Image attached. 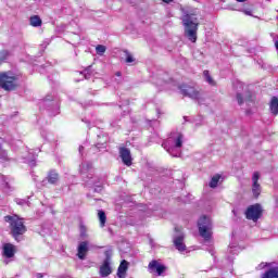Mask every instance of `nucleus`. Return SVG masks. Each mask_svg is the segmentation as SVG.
Segmentation results:
<instances>
[{"label":"nucleus","instance_id":"nucleus-25","mask_svg":"<svg viewBox=\"0 0 278 278\" xmlns=\"http://www.w3.org/2000/svg\"><path fill=\"white\" fill-rule=\"evenodd\" d=\"M204 77L207 84H210V86H216V80L212 78V75H210V72H204Z\"/></svg>","mask_w":278,"mask_h":278},{"label":"nucleus","instance_id":"nucleus-10","mask_svg":"<svg viewBox=\"0 0 278 278\" xmlns=\"http://www.w3.org/2000/svg\"><path fill=\"white\" fill-rule=\"evenodd\" d=\"M119 157L125 166H131L134 159L131 157V150L125 147L119 148Z\"/></svg>","mask_w":278,"mask_h":278},{"label":"nucleus","instance_id":"nucleus-11","mask_svg":"<svg viewBox=\"0 0 278 278\" xmlns=\"http://www.w3.org/2000/svg\"><path fill=\"white\" fill-rule=\"evenodd\" d=\"M184 240H186V236L184 232H180L178 236H176L173 240L174 247L179 251L180 253H184L186 251L187 247L186 243H184Z\"/></svg>","mask_w":278,"mask_h":278},{"label":"nucleus","instance_id":"nucleus-21","mask_svg":"<svg viewBox=\"0 0 278 278\" xmlns=\"http://www.w3.org/2000/svg\"><path fill=\"white\" fill-rule=\"evenodd\" d=\"M30 25L31 27H40V25H42V20H40V16L34 15L30 17Z\"/></svg>","mask_w":278,"mask_h":278},{"label":"nucleus","instance_id":"nucleus-1","mask_svg":"<svg viewBox=\"0 0 278 278\" xmlns=\"http://www.w3.org/2000/svg\"><path fill=\"white\" fill-rule=\"evenodd\" d=\"M185 27V36L190 42H197V33L199 31V12H185L181 17Z\"/></svg>","mask_w":278,"mask_h":278},{"label":"nucleus","instance_id":"nucleus-16","mask_svg":"<svg viewBox=\"0 0 278 278\" xmlns=\"http://www.w3.org/2000/svg\"><path fill=\"white\" fill-rule=\"evenodd\" d=\"M47 181L50 182L52 186H55V184H58L60 181V174H58V172H55V169H51L48 173Z\"/></svg>","mask_w":278,"mask_h":278},{"label":"nucleus","instance_id":"nucleus-13","mask_svg":"<svg viewBox=\"0 0 278 278\" xmlns=\"http://www.w3.org/2000/svg\"><path fill=\"white\" fill-rule=\"evenodd\" d=\"M16 254V247L12 243H5L3 245V256L7 257L8 260H11V257H14Z\"/></svg>","mask_w":278,"mask_h":278},{"label":"nucleus","instance_id":"nucleus-19","mask_svg":"<svg viewBox=\"0 0 278 278\" xmlns=\"http://www.w3.org/2000/svg\"><path fill=\"white\" fill-rule=\"evenodd\" d=\"M220 174H216L211 178V181L208 182L210 188H217L218 182L220 181Z\"/></svg>","mask_w":278,"mask_h":278},{"label":"nucleus","instance_id":"nucleus-3","mask_svg":"<svg viewBox=\"0 0 278 278\" xmlns=\"http://www.w3.org/2000/svg\"><path fill=\"white\" fill-rule=\"evenodd\" d=\"M18 77L15 75H10L8 72L0 73V88L5 92H14L18 90Z\"/></svg>","mask_w":278,"mask_h":278},{"label":"nucleus","instance_id":"nucleus-18","mask_svg":"<svg viewBox=\"0 0 278 278\" xmlns=\"http://www.w3.org/2000/svg\"><path fill=\"white\" fill-rule=\"evenodd\" d=\"M263 278H278V267L269 268L267 271H265Z\"/></svg>","mask_w":278,"mask_h":278},{"label":"nucleus","instance_id":"nucleus-12","mask_svg":"<svg viewBox=\"0 0 278 278\" xmlns=\"http://www.w3.org/2000/svg\"><path fill=\"white\" fill-rule=\"evenodd\" d=\"M122 60L127 64L128 66H136L138 64V61L136 58L129 52V50H123L122 52Z\"/></svg>","mask_w":278,"mask_h":278},{"label":"nucleus","instance_id":"nucleus-7","mask_svg":"<svg viewBox=\"0 0 278 278\" xmlns=\"http://www.w3.org/2000/svg\"><path fill=\"white\" fill-rule=\"evenodd\" d=\"M105 258L100 266V275L101 277H110L112 275V266L110 265L112 262V251L106 250L104 252Z\"/></svg>","mask_w":278,"mask_h":278},{"label":"nucleus","instance_id":"nucleus-4","mask_svg":"<svg viewBox=\"0 0 278 278\" xmlns=\"http://www.w3.org/2000/svg\"><path fill=\"white\" fill-rule=\"evenodd\" d=\"M198 229L201 238L208 241L212 240V220L203 215L198 222Z\"/></svg>","mask_w":278,"mask_h":278},{"label":"nucleus","instance_id":"nucleus-2","mask_svg":"<svg viewBox=\"0 0 278 278\" xmlns=\"http://www.w3.org/2000/svg\"><path fill=\"white\" fill-rule=\"evenodd\" d=\"M4 220L5 223H10L11 236L14 240H18L21 236L27 232V226H25V222L18 215H7L4 216Z\"/></svg>","mask_w":278,"mask_h":278},{"label":"nucleus","instance_id":"nucleus-33","mask_svg":"<svg viewBox=\"0 0 278 278\" xmlns=\"http://www.w3.org/2000/svg\"><path fill=\"white\" fill-rule=\"evenodd\" d=\"M38 278H42V274H38Z\"/></svg>","mask_w":278,"mask_h":278},{"label":"nucleus","instance_id":"nucleus-15","mask_svg":"<svg viewBox=\"0 0 278 278\" xmlns=\"http://www.w3.org/2000/svg\"><path fill=\"white\" fill-rule=\"evenodd\" d=\"M87 253H88V242L83 241L78 245L77 256L79 260H86Z\"/></svg>","mask_w":278,"mask_h":278},{"label":"nucleus","instance_id":"nucleus-34","mask_svg":"<svg viewBox=\"0 0 278 278\" xmlns=\"http://www.w3.org/2000/svg\"><path fill=\"white\" fill-rule=\"evenodd\" d=\"M80 75H84V72H79Z\"/></svg>","mask_w":278,"mask_h":278},{"label":"nucleus","instance_id":"nucleus-9","mask_svg":"<svg viewBox=\"0 0 278 278\" xmlns=\"http://www.w3.org/2000/svg\"><path fill=\"white\" fill-rule=\"evenodd\" d=\"M149 273H155L157 277H162V274L166 271V266L160 264L156 260H153L148 265Z\"/></svg>","mask_w":278,"mask_h":278},{"label":"nucleus","instance_id":"nucleus-14","mask_svg":"<svg viewBox=\"0 0 278 278\" xmlns=\"http://www.w3.org/2000/svg\"><path fill=\"white\" fill-rule=\"evenodd\" d=\"M129 269V262L123 260L117 268V277L125 278L127 277V270Z\"/></svg>","mask_w":278,"mask_h":278},{"label":"nucleus","instance_id":"nucleus-29","mask_svg":"<svg viewBox=\"0 0 278 278\" xmlns=\"http://www.w3.org/2000/svg\"><path fill=\"white\" fill-rule=\"evenodd\" d=\"M247 101H253V96H251V93H249Z\"/></svg>","mask_w":278,"mask_h":278},{"label":"nucleus","instance_id":"nucleus-6","mask_svg":"<svg viewBox=\"0 0 278 278\" xmlns=\"http://www.w3.org/2000/svg\"><path fill=\"white\" fill-rule=\"evenodd\" d=\"M178 88L181 94L189 97V99H199V97H201V91H199L194 85L182 84Z\"/></svg>","mask_w":278,"mask_h":278},{"label":"nucleus","instance_id":"nucleus-26","mask_svg":"<svg viewBox=\"0 0 278 278\" xmlns=\"http://www.w3.org/2000/svg\"><path fill=\"white\" fill-rule=\"evenodd\" d=\"M106 50H108V48H105V46H103V45H98L96 47V53L98 55H103V53H105Z\"/></svg>","mask_w":278,"mask_h":278},{"label":"nucleus","instance_id":"nucleus-31","mask_svg":"<svg viewBox=\"0 0 278 278\" xmlns=\"http://www.w3.org/2000/svg\"><path fill=\"white\" fill-rule=\"evenodd\" d=\"M175 231H176L177 233H181V228L176 227V228H175Z\"/></svg>","mask_w":278,"mask_h":278},{"label":"nucleus","instance_id":"nucleus-8","mask_svg":"<svg viewBox=\"0 0 278 278\" xmlns=\"http://www.w3.org/2000/svg\"><path fill=\"white\" fill-rule=\"evenodd\" d=\"M252 194L254 199H260V194H262V185H260V172H254L252 176Z\"/></svg>","mask_w":278,"mask_h":278},{"label":"nucleus","instance_id":"nucleus-24","mask_svg":"<svg viewBox=\"0 0 278 278\" xmlns=\"http://www.w3.org/2000/svg\"><path fill=\"white\" fill-rule=\"evenodd\" d=\"M8 58H10V52L8 50H1L0 51V64H3V62H5V60H8Z\"/></svg>","mask_w":278,"mask_h":278},{"label":"nucleus","instance_id":"nucleus-27","mask_svg":"<svg viewBox=\"0 0 278 278\" xmlns=\"http://www.w3.org/2000/svg\"><path fill=\"white\" fill-rule=\"evenodd\" d=\"M79 229H80V236H81V238H86L87 232H88V228L86 227V225L80 224V225H79Z\"/></svg>","mask_w":278,"mask_h":278},{"label":"nucleus","instance_id":"nucleus-30","mask_svg":"<svg viewBox=\"0 0 278 278\" xmlns=\"http://www.w3.org/2000/svg\"><path fill=\"white\" fill-rule=\"evenodd\" d=\"M163 3H173L175 0H162Z\"/></svg>","mask_w":278,"mask_h":278},{"label":"nucleus","instance_id":"nucleus-22","mask_svg":"<svg viewBox=\"0 0 278 278\" xmlns=\"http://www.w3.org/2000/svg\"><path fill=\"white\" fill-rule=\"evenodd\" d=\"M175 147L176 149H181L184 147V135L178 134V137L175 140Z\"/></svg>","mask_w":278,"mask_h":278},{"label":"nucleus","instance_id":"nucleus-5","mask_svg":"<svg viewBox=\"0 0 278 278\" xmlns=\"http://www.w3.org/2000/svg\"><path fill=\"white\" fill-rule=\"evenodd\" d=\"M244 214L247 220H253V223H257V220L262 218L264 210L262 208V204L256 203L248 206Z\"/></svg>","mask_w":278,"mask_h":278},{"label":"nucleus","instance_id":"nucleus-23","mask_svg":"<svg viewBox=\"0 0 278 278\" xmlns=\"http://www.w3.org/2000/svg\"><path fill=\"white\" fill-rule=\"evenodd\" d=\"M0 162H10V157L8 156V151L0 148Z\"/></svg>","mask_w":278,"mask_h":278},{"label":"nucleus","instance_id":"nucleus-20","mask_svg":"<svg viewBox=\"0 0 278 278\" xmlns=\"http://www.w3.org/2000/svg\"><path fill=\"white\" fill-rule=\"evenodd\" d=\"M98 217L100 222V227H105V223H108V216L104 211H98Z\"/></svg>","mask_w":278,"mask_h":278},{"label":"nucleus","instance_id":"nucleus-28","mask_svg":"<svg viewBox=\"0 0 278 278\" xmlns=\"http://www.w3.org/2000/svg\"><path fill=\"white\" fill-rule=\"evenodd\" d=\"M237 101L239 105H242V103H244V98L242 97V93H237Z\"/></svg>","mask_w":278,"mask_h":278},{"label":"nucleus","instance_id":"nucleus-32","mask_svg":"<svg viewBox=\"0 0 278 278\" xmlns=\"http://www.w3.org/2000/svg\"><path fill=\"white\" fill-rule=\"evenodd\" d=\"M116 76H117V77H121V72H117V73H116Z\"/></svg>","mask_w":278,"mask_h":278},{"label":"nucleus","instance_id":"nucleus-17","mask_svg":"<svg viewBox=\"0 0 278 278\" xmlns=\"http://www.w3.org/2000/svg\"><path fill=\"white\" fill-rule=\"evenodd\" d=\"M269 110L274 116L278 115V98L271 97V100L269 102Z\"/></svg>","mask_w":278,"mask_h":278}]
</instances>
